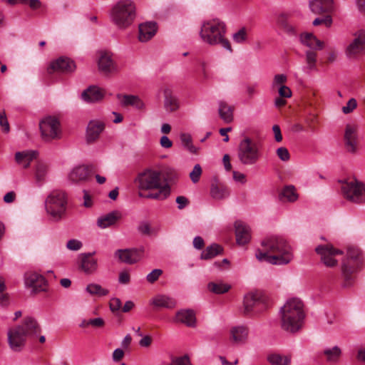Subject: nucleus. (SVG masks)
<instances>
[{"label":"nucleus","mask_w":365,"mask_h":365,"mask_svg":"<svg viewBox=\"0 0 365 365\" xmlns=\"http://www.w3.org/2000/svg\"><path fill=\"white\" fill-rule=\"evenodd\" d=\"M232 39L237 43H242L247 39V29L242 27L232 34Z\"/></svg>","instance_id":"48"},{"label":"nucleus","mask_w":365,"mask_h":365,"mask_svg":"<svg viewBox=\"0 0 365 365\" xmlns=\"http://www.w3.org/2000/svg\"><path fill=\"white\" fill-rule=\"evenodd\" d=\"M265 309L264 300L257 292H250L245 295L242 313L253 317L259 314Z\"/></svg>","instance_id":"10"},{"label":"nucleus","mask_w":365,"mask_h":365,"mask_svg":"<svg viewBox=\"0 0 365 365\" xmlns=\"http://www.w3.org/2000/svg\"><path fill=\"white\" fill-rule=\"evenodd\" d=\"M238 158L244 165H253L259 158L257 145L250 138L242 140L239 145Z\"/></svg>","instance_id":"9"},{"label":"nucleus","mask_w":365,"mask_h":365,"mask_svg":"<svg viewBox=\"0 0 365 365\" xmlns=\"http://www.w3.org/2000/svg\"><path fill=\"white\" fill-rule=\"evenodd\" d=\"M180 139L182 145L185 149L188 150L190 153L196 154L198 151V148L192 144V137L189 133H182L180 135Z\"/></svg>","instance_id":"41"},{"label":"nucleus","mask_w":365,"mask_h":365,"mask_svg":"<svg viewBox=\"0 0 365 365\" xmlns=\"http://www.w3.org/2000/svg\"><path fill=\"white\" fill-rule=\"evenodd\" d=\"M141 337H142L141 339L139 341V345L141 347L150 346L152 343V341H153L151 336L146 335V336H143Z\"/></svg>","instance_id":"62"},{"label":"nucleus","mask_w":365,"mask_h":365,"mask_svg":"<svg viewBox=\"0 0 365 365\" xmlns=\"http://www.w3.org/2000/svg\"><path fill=\"white\" fill-rule=\"evenodd\" d=\"M24 284L26 287H29L34 292H40L44 289L46 286L45 278L36 272H26L24 275Z\"/></svg>","instance_id":"21"},{"label":"nucleus","mask_w":365,"mask_h":365,"mask_svg":"<svg viewBox=\"0 0 365 365\" xmlns=\"http://www.w3.org/2000/svg\"><path fill=\"white\" fill-rule=\"evenodd\" d=\"M276 90H277L279 96H280L282 98H289L292 97V91L286 85L281 86L279 88H277Z\"/></svg>","instance_id":"55"},{"label":"nucleus","mask_w":365,"mask_h":365,"mask_svg":"<svg viewBox=\"0 0 365 365\" xmlns=\"http://www.w3.org/2000/svg\"><path fill=\"white\" fill-rule=\"evenodd\" d=\"M130 274L127 271H122L119 273L118 282L120 284H128L130 282Z\"/></svg>","instance_id":"61"},{"label":"nucleus","mask_w":365,"mask_h":365,"mask_svg":"<svg viewBox=\"0 0 365 365\" xmlns=\"http://www.w3.org/2000/svg\"><path fill=\"white\" fill-rule=\"evenodd\" d=\"M233 107L226 102L220 101L218 102V113L220 118L225 123H230L233 120Z\"/></svg>","instance_id":"35"},{"label":"nucleus","mask_w":365,"mask_h":365,"mask_svg":"<svg viewBox=\"0 0 365 365\" xmlns=\"http://www.w3.org/2000/svg\"><path fill=\"white\" fill-rule=\"evenodd\" d=\"M272 131L274 134V139L277 142L279 143L282 140V135L281 133L280 128L278 125H274L272 126Z\"/></svg>","instance_id":"63"},{"label":"nucleus","mask_w":365,"mask_h":365,"mask_svg":"<svg viewBox=\"0 0 365 365\" xmlns=\"http://www.w3.org/2000/svg\"><path fill=\"white\" fill-rule=\"evenodd\" d=\"M150 303L155 307L166 309H173L176 305V302L173 298L164 294H158L154 297Z\"/></svg>","instance_id":"33"},{"label":"nucleus","mask_w":365,"mask_h":365,"mask_svg":"<svg viewBox=\"0 0 365 365\" xmlns=\"http://www.w3.org/2000/svg\"><path fill=\"white\" fill-rule=\"evenodd\" d=\"M136 182L141 197L163 200L170 195L169 185L162 181L160 173L157 170H145L138 175Z\"/></svg>","instance_id":"2"},{"label":"nucleus","mask_w":365,"mask_h":365,"mask_svg":"<svg viewBox=\"0 0 365 365\" xmlns=\"http://www.w3.org/2000/svg\"><path fill=\"white\" fill-rule=\"evenodd\" d=\"M354 36V39L345 48V54L349 59H356L365 51V30H359Z\"/></svg>","instance_id":"14"},{"label":"nucleus","mask_w":365,"mask_h":365,"mask_svg":"<svg viewBox=\"0 0 365 365\" xmlns=\"http://www.w3.org/2000/svg\"><path fill=\"white\" fill-rule=\"evenodd\" d=\"M226 24L219 19L204 21L201 24L200 36L202 42L210 46H220L232 51V47L226 37Z\"/></svg>","instance_id":"5"},{"label":"nucleus","mask_w":365,"mask_h":365,"mask_svg":"<svg viewBox=\"0 0 365 365\" xmlns=\"http://www.w3.org/2000/svg\"><path fill=\"white\" fill-rule=\"evenodd\" d=\"M120 218V212L115 210L99 217L96 223L101 229H106L115 225Z\"/></svg>","instance_id":"31"},{"label":"nucleus","mask_w":365,"mask_h":365,"mask_svg":"<svg viewBox=\"0 0 365 365\" xmlns=\"http://www.w3.org/2000/svg\"><path fill=\"white\" fill-rule=\"evenodd\" d=\"M222 249L220 246L213 244L207 247L201 254V259H209L221 253Z\"/></svg>","instance_id":"43"},{"label":"nucleus","mask_w":365,"mask_h":365,"mask_svg":"<svg viewBox=\"0 0 365 365\" xmlns=\"http://www.w3.org/2000/svg\"><path fill=\"white\" fill-rule=\"evenodd\" d=\"M160 91L163 94V108L168 113L177 111L180 107V103L173 89L169 86H163L160 88Z\"/></svg>","instance_id":"17"},{"label":"nucleus","mask_w":365,"mask_h":365,"mask_svg":"<svg viewBox=\"0 0 365 365\" xmlns=\"http://www.w3.org/2000/svg\"><path fill=\"white\" fill-rule=\"evenodd\" d=\"M138 230L142 234H145V235H150L151 234V229H150V224L147 222H141L139 225Z\"/></svg>","instance_id":"59"},{"label":"nucleus","mask_w":365,"mask_h":365,"mask_svg":"<svg viewBox=\"0 0 365 365\" xmlns=\"http://www.w3.org/2000/svg\"><path fill=\"white\" fill-rule=\"evenodd\" d=\"M277 155L281 160L284 162L288 161L290 158L289 153L285 147L277 148Z\"/></svg>","instance_id":"54"},{"label":"nucleus","mask_w":365,"mask_h":365,"mask_svg":"<svg viewBox=\"0 0 365 365\" xmlns=\"http://www.w3.org/2000/svg\"><path fill=\"white\" fill-rule=\"evenodd\" d=\"M361 262L360 250L354 247H349L341 267L344 287H349L353 284L354 279L353 274L356 272Z\"/></svg>","instance_id":"7"},{"label":"nucleus","mask_w":365,"mask_h":365,"mask_svg":"<svg viewBox=\"0 0 365 365\" xmlns=\"http://www.w3.org/2000/svg\"><path fill=\"white\" fill-rule=\"evenodd\" d=\"M105 91L96 86H91L81 93V98L87 103H96L101 101L105 96Z\"/></svg>","instance_id":"24"},{"label":"nucleus","mask_w":365,"mask_h":365,"mask_svg":"<svg viewBox=\"0 0 365 365\" xmlns=\"http://www.w3.org/2000/svg\"><path fill=\"white\" fill-rule=\"evenodd\" d=\"M300 42L307 47L313 50H322L324 48V42L317 38L312 33H302L299 36Z\"/></svg>","instance_id":"28"},{"label":"nucleus","mask_w":365,"mask_h":365,"mask_svg":"<svg viewBox=\"0 0 365 365\" xmlns=\"http://www.w3.org/2000/svg\"><path fill=\"white\" fill-rule=\"evenodd\" d=\"M173 321L194 327L196 324L195 313L192 309H181L176 313Z\"/></svg>","instance_id":"29"},{"label":"nucleus","mask_w":365,"mask_h":365,"mask_svg":"<svg viewBox=\"0 0 365 365\" xmlns=\"http://www.w3.org/2000/svg\"><path fill=\"white\" fill-rule=\"evenodd\" d=\"M305 316L303 302L297 297L288 299L279 309L282 329L290 333L297 332L304 325Z\"/></svg>","instance_id":"4"},{"label":"nucleus","mask_w":365,"mask_h":365,"mask_svg":"<svg viewBox=\"0 0 365 365\" xmlns=\"http://www.w3.org/2000/svg\"><path fill=\"white\" fill-rule=\"evenodd\" d=\"M207 288L212 293L221 294L227 292L231 286L223 282H210L207 284Z\"/></svg>","instance_id":"42"},{"label":"nucleus","mask_w":365,"mask_h":365,"mask_svg":"<svg viewBox=\"0 0 365 365\" xmlns=\"http://www.w3.org/2000/svg\"><path fill=\"white\" fill-rule=\"evenodd\" d=\"M357 101L354 98H351L348 101L346 104L341 108V111L344 114H349L357 108Z\"/></svg>","instance_id":"50"},{"label":"nucleus","mask_w":365,"mask_h":365,"mask_svg":"<svg viewBox=\"0 0 365 365\" xmlns=\"http://www.w3.org/2000/svg\"><path fill=\"white\" fill-rule=\"evenodd\" d=\"M0 125L5 132L9 131V125L4 112H0Z\"/></svg>","instance_id":"60"},{"label":"nucleus","mask_w":365,"mask_h":365,"mask_svg":"<svg viewBox=\"0 0 365 365\" xmlns=\"http://www.w3.org/2000/svg\"><path fill=\"white\" fill-rule=\"evenodd\" d=\"M47 173V166L43 163H38L36 167L35 176L36 180L40 182L44 179Z\"/></svg>","instance_id":"49"},{"label":"nucleus","mask_w":365,"mask_h":365,"mask_svg":"<svg viewBox=\"0 0 365 365\" xmlns=\"http://www.w3.org/2000/svg\"><path fill=\"white\" fill-rule=\"evenodd\" d=\"M81 268L86 274H92L97 270L98 261L91 253L83 254L81 256Z\"/></svg>","instance_id":"32"},{"label":"nucleus","mask_w":365,"mask_h":365,"mask_svg":"<svg viewBox=\"0 0 365 365\" xmlns=\"http://www.w3.org/2000/svg\"><path fill=\"white\" fill-rule=\"evenodd\" d=\"M105 129V123L100 120H91L87 126L86 138L87 142L93 143L100 136Z\"/></svg>","instance_id":"23"},{"label":"nucleus","mask_w":365,"mask_h":365,"mask_svg":"<svg viewBox=\"0 0 365 365\" xmlns=\"http://www.w3.org/2000/svg\"><path fill=\"white\" fill-rule=\"evenodd\" d=\"M93 172V167L89 165H78L73 168L68 175L69 180L73 182L86 181Z\"/></svg>","instance_id":"22"},{"label":"nucleus","mask_w":365,"mask_h":365,"mask_svg":"<svg viewBox=\"0 0 365 365\" xmlns=\"http://www.w3.org/2000/svg\"><path fill=\"white\" fill-rule=\"evenodd\" d=\"M202 175V168L199 164H196L192 172L190 173V178L193 183H196L199 181L200 178Z\"/></svg>","instance_id":"51"},{"label":"nucleus","mask_w":365,"mask_h":365,"mask_svg":"<svg viewBox=\"0 0 365 365\" xmlns=\"http://www.w3.org/2000/svg\"><path fill=\"white\" fill-rule=\"evenodd\" d=\"M41 135L45 140L60 138L61 130L58 119L55 116L48 115L39 123Z\"/></svg>","instance_id":"11"},{"label":"nucleus","mask_w":365,"mask_h":365,"mask_svg":"<svg viewBox=\"0 0 365 365\" xmlns=\"http://www.w3.org/2000/svg\"><path fill=\"white\" fill-rule=\"evenodd\" d=\"M315 251L320 257L321 262L327 267L334 268L338 265V257L343 254L341 250L334 247L331 245H319Z\"/></svg>","instance_id":"12"},{"label":"nucleus","mask_w":365,"mask_h":365,"mask_svg":"<svg viewBox=\"0 0 365 365\" xmlns=\"http://www.w3.org/2000/svg\"><path fill=\"white\" fill-rule=\"evenodd\" d=\"M161 274H162L161 269H155L147 275V277H146L147 280L149 282L153 283V282H155L159 278V277L161 275Z\"/></svg>","instance_id":"56"},{"label":"nucleus","mask_w":365,"mask_h":365,"mask_svg":"<svg viewBox=\"0 0 365 365\" xmlns=\"http://www.w3.org/2000/svg\"><path fill=\"white\" fill-rule=\"evenodd\" d=\"M135 6L132 0H120L113 7L110 19L119 29H126L135 18Z\"/></svg>","instance_id":"6"},{"label":"nucleus","mask_w":365,"mask_h":365,"mask_svg":"<svg viewBox=\"0 0 365 365\" xmlns=\"http://www.w3.org/2000/svg\"><path fill=\"white\" fill-rule=\"evenodd\" d=\"M83 247L82 242L76 239L70 240L66 243V248L71 251H78Z\"/></svg>","instance_id":"52"},{"label":"nucleus","mask_w":365,"mask_h":365,"mask_svg":"<svg viewBox=\"0 0 365 365\" xmlns=\"http://www.w3.org/2000/svg\"><path fill=\"white\" fill-rule=\"evenodd\" d=\"M210 195L215 200H222L229 196L230 192L224 185L212 184L210 188Z\"/></svg>","instance_id":"38"},{"label":"nucleus","mask_w":365,"mask_h":365,"mask_svg":"<svg viewBox=\"0 0 365 365\" xmlns=\"http://www.w3.org/2000/svg\"><path fill=\"white\" fill-rule=\"evenodd\" d=\"M121 301L118 298H112L110 301V309L113 312L118 311L121 307Z\"/></svg>","instance_id":"58"},{"label":"nucleus","mask_w":365,"mask_h":365,"mask_svg":"<svg viewBox=\"0 0 365 365\" xmlns=\"http://www.w3.org/2000/svg\"><path fill=\"white\" fill-rule=\"evenodd\" d=\"M116 98L123 106H130L138 110H143L145 108V103L138 96L118 94Z\"/></svg>","instance_id":"26"},{"label":"nucleus","mask_w":365,"mask_h":365,"mask_svg":"<svg viewBox=\"0 0 365 365\" xmlns=\"http://www.w3.org/2000/svg\"><path fill=\"white\" fill-rule=\"evenodd\" d=\"M287 81V76L284 73L276 74L273 77V80L271 83V89L274 91L277 88L283 86Z\"/></svg>","instance_id":"46"},{"label":"nucleus","mask_w":365,"mask_h":365,"mask_svg":"<svg viewBox=\"0 0 365 365\" xmlns=\"http://www.w3.org/2000/svg\"><path fill=\"white\" fill-rule=\"evenodd\" d=\"M41 332L38 322L32 317H26L22 323L8 329L7 338L10 348L20 351L27 341L35 340Z\"/></svg>","instance_id":"3"},{"label":"nucleus","mask_w":365,"mask_h":365,"mask_svg":"<svg viewBox=\"0 0 365 365\" xmlns=\"http://www.w3.org/2000/svg\"><path fill=\"white\" fill-rule=\"evenodd\" d=\"M267 361L272 365H290L291 357L279 354H270L267 356Z\"/></svg>","instance_id":"39"},{"label":"nucleus","mask_w":365,"mask_h":365,"mask_svg":"<svg viewBox=\"0 0 365 365\" xmlns=\"http://www.w3.org/2000/svg\"><path fill=\"white\" fill-rule=\"evenodd\" d=\"M277 24L286 32L292 34L294 32V27L288 22V15L281 14L278 16L277 20Z\"/></svg>","instance_id":"45"},{"label":"nucleus","mask_w":365,"mask_h":365,"mask_svg":"<svg viewBox=\"0 0 365 365\" xmlns=\"http://www.w3.org/2000/svg\"><path fill=\"white\" fill-rule=\"evenodd\" d=\"M76 68L75 63L70 58L65 57H60L56 61H53L48 71L51 73L52 71L68 73L73 72Z\"/></svg>","instance_id":"20"},{"label":"nucleus","mask_w":365,"mask_h":365,"mask_svg":"<svg viewBox=\"0 0 365 365\" xmlns=\"http://www.w3.org/2000/svg\"><path fill=\"white\" fill-rule=\"evenodd\" d=\"M309 6L312 12L320 14L334 11L335 4L334 0H313Z\"/></svg>","instance_id":"27"},{"label":"nucleus","mask_w":365,"mask_h":365,"mask_svg":"<svg viewBox=\"0 0 365 365\" xmlns=\"http://www.w3.org/2000/svg\"><path fill=\"white\" fill-rule=\"evenodd\" d=\"M312 24L314 26H318L323 24L327 27H330L332 24V19L331 16H327L324 18H317L313 21Z\"/></svg>","instance_id":"53"},{"label":"nucleus","mask_w":365,"mask_h":365,"mask_svg":"<svg viewBox=\"0 0 365 365\" xmlns=\"http://www.w3.org/2000/svg\"><path fill=\"white\" fill-rule=\"evenodd\" d=\"M143 252V248L118 250L115 252V257L121 262L134 264L142 258Z\"/></svg>","instance_id":"18"},{"label":"nucleus","mask_w":365,"mask_h":365,"mask_svg":"<svg viewBox=\"0 0 365 365\" xmlns=\"http://www.w3.org/2000/svg\"><path fill=\"white\" fill-rule=\"evenodd\" d=\"M358 125L348 124L344 132V144L346 150L351 154H356L358 152Z\"/></svg>","instance_id":"16"},{"label":"nucleus","mask_w":365,"mask_h":365,"mask_svg":"<svg viewBox=\"0 0 365 365\" xmlns=\"http://www.w3.org/2000/svg\"><path fill=\"white\" fill-rule=\"evenodd\" d=\"M344 197L356 203L365 202V185L356 180H351L342 185Z\"/></svg>","instance_id":"13"},{"label":"nucleus","mask_w":365,"mask_h":365,"mask_svg":"<svg viewBox=\"0 0 365 365\" xmlns=\"http://www.w3.org/2000/svg\"><path fill=\"white\" fill-rule=\"evenodd\" d=\"M86 291L91 295H97L99 297L106 296L109 292L107 289L96 283L88 284L86 288Z\"/></svg>","instance_id":"44"},{"label":"nucleus","mask_w":365,"mask_h":365,"mask_svg":"<svg viewBox=\"0 0 365 365\" xmlns=\"http://www.w3.org/2000/svg\"><path fill=\"white\" fill-rule=\"evenodd\" d=\"M299 195L294 185H285L279 193V198L282 201L294 202L297 200Z\"/></svg>","instance_id":"36"},{"label":"nucleus","mask_w":365,"mask_h":365,"mask_svg":"<svg viewBox=\"0 0 365 365\" xmlns=\"http://www.w3.org/2000/svg\"><path fill=\"white\" fill-rule=\"evenodd\" d=\"M36 158V152L33 150H24L15 154L16 163L24 168H27L31 161Z\"/></svg>","instance_id":"34"},{"label":"nucleus","mask_w":365,"mask_h":365,"mask_svg":"<svg viewBox=\"0 0 365 365\" xmlns=\"http://www.w3.org/2000/svg\"><path fill=\"white\" fill-rule=\"evenodd\" d=\"M323 354L325 356L327 362L330 364H336L340 359L341 349L338 346L326 348L323 351Z\"/></svg>","instance_id":"37"},{"label":"nucleus","mask_w":365,"mask_h":365,"mask_svg":"<svg viewBox=\"0 0 365 365\" xmlns=\"http://www.w3.org/2000/svg\"><path fill=\"white\" fill-rule=\"evenodd\" d=\"M237 243L240 245L247 244L251 239L250 228L242 221L235 223Z\"/></svg>","instance_id":"25"},{"label":"nucleus","mask_w":365,"mask_h":365,"mask_svg":"<svg viewBox=\"0 0 365 365\" xmlns=\"http://www.w3.org/2000/svg\"><path fill=\"white\" fill-rule=\"evenodd\" d=\"M163 365H165V364ZM168 365H192L190 358L187 355L170 357V361Z\"/></svg>","instance_id":"47"},{"label":"nucleus","mask_w":365,"mask_h":365,"mask_svg":"<svg viewBox=\"0 0 365 365\" xmlns=\"http://www.w3.org/2000/svg\"><path fill=\"white\" fill-rule=\"evenodd\" d=\"M86 325L95 327H102L104 325V320L101 317L91 319L86 322Z\"/></svg>","instance_id":"57"},{"label":"nucleus","mask_w":365,"mask_h":365,"mask_svg":"<svg viewBox=\"0 0 365 365\" xmlns=\"http://www.w3.org/2000/svg\"><path fill=\"white\" fill-rule=\"evenodd\" d=\"M250 329L245 324H237L230 327L229 330V340L235 346H242L247 342Z\"/></svg>","instance_id":"15"},{"label":"nucleus","mask_w":365,"mask_h":365,"mask_svg":"<svg viewBox=\"0 0 365 365\" xmlns=\"http://www.w3.org/2000/svg\"><path fill=\"white\" fill-rule=\"evenodd\" d=\"M98 66L100 71L104 73H113L118 71L117 64L108 52L101 51L98 59Z\"/></svg>","instance_id":"19"},{"label":"nucleus","mask_w":365,"mask_h":365,"mask_svg":"<svg viewBox=\"0 0 365 365\" xmlns=\"http://www.w3.org/2000/svg\"><path fill=\"white\" fill-rule=\"evenodd\" d=\"M160 145L164 148H170L173 145V142L166 135L161 137L160 140Z\"/></svg>","instance_id":"64"},{"label":"nucleus","mask_w":365,"mask_h":365,"mask_svg":"<svg viewBox=\"0 0 365 365\" xmlns=\"http://www.w3.org/2000/svg\"><path fill=\"white\" fill-rule=\"evenodd\" d=\"M66 198L61 191L51 192L45 200V208L47 213L53 219L59 220L66 211Z\"/></svg>","instance_id":"8"},{"label":"nucleus","mask_w":365,"mask_h":365,"mask_svg":"<svg viewBox=\"0 0 365 365\" xmlns=\"http://www.w3.org/2000/svg\"><path fill=\"white\" fill-rule=\"evenodd\" d=\"M157 31V25L154 22H145L139 25L138 38L141 42L151 39Z\"/></svg>","instance_id":"30"},{"label":"nucleus","mask_w":365,"mask_h":365,"mask_svg":"<svg viewBox=\"0 0 365 365\" xmlns=\"http://www.w3.org/2000/svg\"><path fill=\"white\" fill-rule=\"evenodd\" d=\"M261 245L263 251L257 250L255 254L256 258L260 262L274 265H285L294 258L292 247L282 237H267L262 241Z\"/></svg>","instance_id":"1"},{"label":"nucleus","mask_w":365,"mask_h":365,"mask_svg":"<svg viewBox=\"0 0 365 365\" xmlns=\"http://www.w3.org/2000/svg\"><path fill=\"white\" fill-rule=\"evenodd\" d=\"M305 61L306 66L304 68V71L310 72L316 70L317 61V53L314 51H307L305 52Z\"/></svg>","instance_id":"40"}]
</instances>
